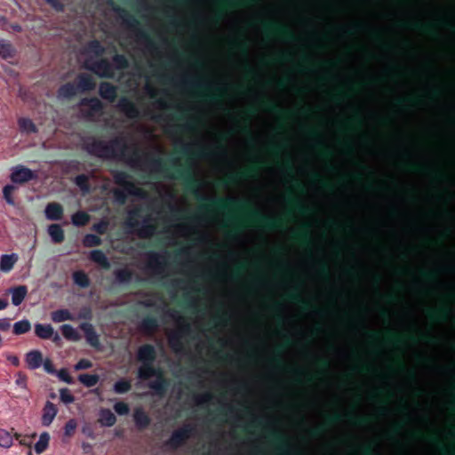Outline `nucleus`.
I'll list each match as a JSON object with an SVG mask.
<instances>
[{
  "label": "nucleus",
  "mask_w": 455,
  "mask_h": 455,
  "mask_svg": "<svg viewBox=\"0 0 455 455\" xmlns=\"http://www.w3.org/2000/svg\"><path fill=\"white\" fill-rule=\"evenodd\" d=\"M84 149L90 155L100 159L119 158L125 161L134 168H148L152 172L164 174L166 178L181 180L188 192L193 194L201 202L198 211L187 220L197 221L208 216L212 212H225L235 210L246 213V219L266 230H273V217L262 214L251 209L248 201L235 197H209L201 196L199 190L201 181L196 177L193 164L187 161L184 164H179L175 159L164 160L155 157L151 154L144 153L134 148L130 156L126 155L128 148L122 138H115L109 142L94 137H89L84 141Z\"/></svg>",
  "instance_id": "1"
},
{
  "label": "nucleus",
  "mask_w": 455,
  "mask_h": 455,
  "mask_svg": "<svg viewBox=\"0 0 455 455\" xmlns=\"http://www.w3.org/2000/svg\"><path fill=\"white\" fill-rule=\"evenodd\" d=\"M151 377H156V379L148 384L149 388L157 395H164L170 386L169 379L164 377L160 368L154 366V363H142L138 371V378L147 380Z\"/></svg>",
  "instance_id": "2"
},
{
  "label": "nucleus",
  "mask_w": 455,
  "mask_h": 455,
  "mask_svg": "<svg viewBox=\"0 0 455 455\" xmlns=\"http://www.w3.org/2000/svg\"><path fill=\"white\" fill-rule=\"evenodd\" d=\"M141 212L142 207L140 206L130 210L125 225L127 228L136 231L139 237L148 239L155 235L156 226L151 222V219L148 216L145 217L142 222L139 221V219L142 216Z\"/></svg>",
  "instance_id": "3"
},
{
  "label": "nucleus",
  "mask_w": 455,
  "mask_h": 455,
  "mask_svg": "<svg viewBox=\"0 0 455 455\" xmlns=\"http://www.w3.org/2000/svg\"><path fill=\"white\" fill-rule=\"evenodd\" d=\"M114 11L122 19L123 23L132 32L136 34L137 39L140 42H145L148 48L154 49L155 43L152 41L149 35L141 29L140 22L132 14L127 12L125 9L119 6L114 7Z\"/></svg>",
  "instance_id": "4"
},
{
  "label": "nucleus",
  "mask_w": 455,
  "mask_h": 455,
  "mask_svg": "<svg viewBox=\"0 0 455 455\" xmlns=\"http://www.w3.org/2000/svg\"><path fill=\"white\" fill-rule=\"evenodd\" d=\"M195 428L190 424H186L183 427L174 430L170 438L166 441L165 445L172 450L181 447L188 439L191 437Z\"/></svg>",
  "instance_id": "5"
},
{
  "label": "nucleus",
  "mask_w": 455,
  "mask_h": 455,
  "mask_svg": "<svg viewBox=\"0 0 455 455\" xmlns=\"http://www.w3.org/2000/svg\"><path fill=\"white\" fill-rule=\"evenodd\" d=\"M114 181L116 185L123 187L127 194L132 196H141L142 190L136 187V185L129 180L131 176L124 171L115 170L111 172Z\"/></svg>",
  "instance_id": "6"
},
{
  "label": "nucleus",
  "mask_w": 455,
  "mask_h": 455,
  "mask_svg": "<svg viewBox=\"0 0 455 455\" xmlns=\"http://www.w3.org/2000/svg\"><path fill=\"white\" fill-rule=\"evenodd\" d=\"M85 68L102 78H113L115 75L113 64L106 58H101L92 63L86 62Z\"/></svg>",
  "instance_id": "7"
},
{
  "label": "nucleus",
  "mask_w": 455,
  "mask_h": 455,
  "mask_svg": "<svg viewBox=\"0 0 455 455\" xmlns=\"http://www.w3.org/2000/svg\"><path fill=\"white\" fill-rule=\"evenodd\" d=\"M191 332V325L188 322H183L179 330L169 336L170 347L176 352L183 348L182 337Z\"/></svg>",
  "instance_id": "8"
},
{
  "label": "nucleus",
  "mask_w": 455,
  "mask_h": 455,
  "mask_svg": "<svg viewBox=\"0 0 455 455\" xmlns=\"http://www.w3.org/2000/svg\"><path fill=\"white\" fill-rule=\"evenodd\" d=\"M36 178V173L28 167L17 165L11 174V180L13 183L23 184Z\"/></svg>",
  "instance_id": "9"
},
{
  "label": "nucleus",
  "mask_w": 455,
  "mask_h": 455,
  "mask_svg": "<svg viewBox=\"0 0 455 455\" xmlns=\"http://www.w3.org/2000/svg\"><path fill=\"white\" fill-rule=\"evenodd\" d=\"M117 108L129 119H138L141 116L137 105L126 97H123L119 100Z\"/></svg>",
  "instance_id": "10"
},
{
  "label": "nucleus",
  "mask_w": 455,
  "mask_h": 455,
  "mask_svg": "<svg viewBox=\"0 0 455 455\" xmlns=\"http://www.w3.org/2000/svg\"><path fill=\"white\" fill-rule=\"evenodd\" d=\"M80 106L88 107V109L83 111L85 117H92L97 114H100L104 108L103 103L96 97L82 99Z\"/></svg>",
  "instance_id": "11"
},
{
  "label": "nucleus",
  "mask_w": 455,
  "mask_h": 455,
  "mask_svg": "<svg viewBox=\"0 0 455 455\" xmlns=\"http://www.w3.org/2000/svg\"><path fill=\"white\" fill-rule=\"evenodd\" d=\"M80 329L84 331L86 342L96 349L100 348V336L90 323H82Z\"/></svg>",
  "instance_id": "12"
},
{
  "label": "nucleus",
  "mask_w": 455,
  "mask_h": 455,
  "mask_svg": "<svg viewBox=\"0 0 455 455\" xmlns=\"http://www.w3.org/2000/svg\"><path fill=\"white\" fill-rule=\"evenodd\" d=\"M137 359L141 363H154L156 359V350L151 344H144L138 349Z\"/></svg>",
  "instance_id": "13"
},
{
  "label": "nucleus",
  "mask_w": 455,
  "mask_h": 455,
  "mask_svg": "<svg viewBox=\"0 0 455 455\" xmlns=\"http://www.w3.org/2000/svg\"><path fill=\"white\" fill-rule=\"evenodd\" d=\"M264 29L267 33L272 32L283 37L287 41L291 42L296 40L294 34L284 26L276 25L274 23H265Z\"/></svg>",
  "instance_id": "14"
},
{
  "label": "nucleus",
  "mask_w": 455,
  "mask_h": 455,
  "mask_svg": "<svg viewBox=\"0 0 455 455\" xmlns=\"http://www.w3.org/2000/svg\"><path fill=\"white\" fill-rule=\"evenodd\" d=\"M78 92H91L95 89L96 83L93 77L85 73L79 74L76 80Z\"/></svg>",
  "instance_id": "15"
},
{
  "label": "nucleus",
  "mask_w": 455,
  "mask_h": 455,
  "mask_svg": "<svg viewBox=\"0 0 455 455\" xmlns=\"http://www.w3.org/2000/svg\"><path fill=\"white\" fill-rule=\"evenodd\" d=\"M100 96L109 102H114L117 97V87L109 82H101L99 86Z\"/></svg>",
  "instance_id": "16"
},
{
  "label": "nucleus",
  "mask_w": 455,
  "mask_h": 455,
  "mask_svg": "<svg viewBox=\"0 0 455 455\" xmlns=\"http://www.w3.org/2000/svg\"><path fill=\"white\" fill-rule=\"evenodd\" d=\"M268 436L273 440L278 451L283 454L288 453L290 443L284 435L275 430H271Z\"/></svg>",
  "instance_id": "17"
},
{
  "label": "nucleus",
  "mask_w": 455,
  "mask_h": 455,
  "mask_svg": "<svg viewBox=\"0 0 455 455\" xmlns=\"http://www.w3.org/2000/svg\"><path fill=\"white\" fill-rule=\"evenodd\" d=\"M58 412V409L54 403L47 401L43 409L42 424L48 427L52 424Z\"/></svg>",
  "instance_id": "18"
},
{
  "label": "nucleus",
  "mask_w": 455,
  "mask_h": 455,
  "mask_svg": "<svg viewBox=\"0 0 455 455\" xmlns=\"http://www.w3.org/2000/svg\"><path fill=\"white\" fill-rule=\"evenodd\" d=\"M133 420L136 427L140 430L146 429L151 422L150 417L141 407L134 410Z\"/></svg>",
  "instance_id": "19"
},
{
  "label": "nucleus",
  "mask_w": 455,
  "mask_h": 455,
  "mask_svg": "<svg viewBox=\"0 0 455 455\" xmlns=\"http://www.w3.org/2000/svg\"><path fill=\"white\" fill-rule=\"evenodd\" d=\"M45 216L50 220H60L63 218L64 209L59 203H49L45 207Z\"/></svg>",
  "instance_id": "20"
},
{
  "label": "nucleus",
  "mask_w": 455,
  "mask_h": 455,
  "mask_svg": "<svg viewBox=\"0 0 455 455\" xmlns=\"http://www.w3.org/2000/svg\"><path fill=\"white\" fill-rule=\"evenodd\" d=\"M160 258V255L156 252H151L148 255V267L155 274H162L166 266L165 261H161Z\"/></svg>",
  "instance_id": "21"
},
{
  "label": "nucleus",
  "mask_w": 455,
  "mask_h": 455,
  "mask_svg": "<svg viewBox=\"0 0 455 455\" xmlns=\"http://www.w3.org/2000/svg\"><path fill=\"white\" fill-rule=\"evenodd\" d=\"M12 294V303L14 306H20L28 294V288L25 285H19L9 290Z\"/></svg>",
  "instance_id": "22"
},
{
  "label": "nucleus",
  "mask_w": 455,
  "mask_h": 455,
  "mask_svg": "<svg viewBox=\"0 0 455 455\" xmlns=\"http://www.w3.org/2000/svg\"><path fill=\"white\" fill-rule=\"evenodd\" d=\"M115 280L117 283L127 284L130 283L133 277V271L128 267L116 269L114 271Z\"/></svg>",
  "instance_id": "23"
},
{
  "label": "nucleus",
  "mask_w": 455,
  "mask_h": 455,
  "mask_svg": "<svg viewBox=\"0 0 455 455\" xmlns=\"http://www.w3.org/2000/svg\"><path fill=\"white\" fill-rule=\"evenodd\" d=\"M18 259V255L15 253L2 255L0 259V270L4 273L10 272L13 268Z\"/></svg>",
  "instance_id": "24"
},
{
  "label": "nucleus",
  "mask_w": 455,
  "mask_h": 455,
  "mask_svg": "<svg viewBox=\"0 0 455 455\" xmlns=\"http://www.w3.org/2000/svg\"><path fill=\"white\" fill-rule=\"evenodd\" d=\"M26 363L31 370L37 369L43 363L42 353L38 350H32L26 355Z\"/></svg>",
  "instance_id": "25"
},
{
  "label": "nucleus",
  "mask_w": 455,
  "mask_h": 455,
  "mask_svg": "<svg viewBox=\"0 0 455 455\" xmlns=\"http://www.w3.org/2000/svg\"><path fill=\"white\" fill-rule=\"evenodd\" d=\"M158 326L157 319L154 316L148 315L141 321L140 328L143 332L152 334L158 329Z\"/></svg>",
  "instance_id": "26"
},
{
  "label": "nucleus",
  "mask_w": 455,
  "mask_h": 455,
  "mask_svg": "<svg viewBox=\"0 0 455 455\" xmlns=\"http://www.w3.org/2000/svg\"><path fill=\"white\" fill-rule=\"evenodd\" d=\"M89 258L92 261L97 263L104 269H108L110 267V263L106 254L101 250L97 249L92 251Z\"/></svg>",
  "instance_id": "27"
},
{
  "label": "nucleus",
  "mask_w": 455,
  "mask_h": 455,
  "mask_svg": "<svg viewBox=\"0 0 455 455\" xmlns=\"http://www.w3.org/2000/svg\"><path fill=\"white\" fill-rule=\"evenodd\" d=\"M48 234L54 243H61L65 239L64 230L59 224H51L48 227Z\"/></svg>",
  "instance_id": "28"
},
{
  "label": "nucleus",
  "mask_w": 455,
  "mask_h": 455,
  "mask_svg": "<svg viewBox=\"0 0 455 455\" xmlns=\"http://www.w3.org/2000/svg\"><path fill=\"white\" fill-rule=\"evenodd\" d=\"M74 283L78 287L85 289L91 284L88 275L84 270H76L72 274Z\"/></svg>",
  "instance_id": "29"
},
{
  "label": "nucleus",
  "mask_w": 455,
  "mask_h": 455,
  "mask_svg": "<svg viewBox=\"0 0 455 455\" xmlns=\"http://www.w3.org/2000/svg\"><path fill=\"white\" fill-rule=\"evenodd\" d=\"M59 95L62 98L71 99L78 93L76 83L68 82L59 88Z\"/></svg>",
  "instance_id": "30"
},
{
  "label": "nucleus",
  "mask_w": 455,
  "mask_h": 455,
  "mask_svg": "<svg viewBox=\"0 0 455 455\" xmlns=\"http://www.w3.org/2000/svg\"><path fill=\"white\" fill-rule=\"evenodd\" d=\"M51 318L54 323H61L65 321H74L75 317L68 309H58L51 314Z\"/></svg>",
  "instance_id": "31"
},
{
  "label": "nucleus",
  "mask_w": 455,
  "mask_h": 455,
  "mask_svg": "<svg viewBox=\"0 0 455 455\" xmlns=\"http://www.w3.org/2000/svg\"><path fill=\"white\" fill-rule=\"evenodd\" d=\"M35 333L40 339H49L53 335V327L51 324L36 323Z\"/></svg>",
  "instance_id": "32"
},
{
  "label": "nucleus",
  "mask_w": 455,
  "mask_h": 455,
  "mask_svg": "<svg viewBox=\"0 0 455 455\" xmlns=\"http://www.w3.org/2000/svg\"><path fill=\"white\" fill-rule=\"evenodd\" d=\"M180 154L188 158H204L208 156V151L205 148H200L196 151H192L190 146L184 145L180 150Z\"/></svg>",
  "instance_id": "33"
},
{
  "label": "nucleus",
  "mask_w": 455,
  "mask_h": 455,
  "mask_svg": "<svg viewBox=\"0 0 455 455\" xmlns=\"http://www.w3.org/2000/svg\"><path fill=\"white\" fill-rule=\"evenodd\" d=\"M100 423L104 427H112L116 422L115 414L109 409H102L100 412Z\"/></svg>",
  "instance_id": "34"
},
{
  "label": "nucleus",
  "mask_w": 455,
  "mask_h": 455,
  "mask_svg": "<svg viewBox=\"0 0 455 455\" xmlns=\"http://www.w3.org/2000/svg\"><path fill=\"white\" fill-rule=\"evenodd\" d=\"M182 84L186 87H190L197 91H211L212 88L206 83L197 79L184 78Z\"/></svg>",
  "instance_id": "35"
},
{
  "label": "nucleus",
  "mask_w": 455,
  "mask_h": 455,
  "mask_svg": "<svg viewBox=\"0 0 455 455\" xmlns=\"http://www.w3.org/2000/svg\"><path fill=\"white\" fill-rule=\"evenodd\" d=\"M13 437L15 439L19 440L20 437V435L18 433H15L14 435L11 434V432L0 428V446L4 448H10L12 445Z\"/></svg>",
  "instance_id": "36"
},
{
  "label": "nucleus",
  "mask_w": 455,
  "mask_h": 455,
  "mask_svg": "<svg viewBox=\"0 0 455 455\" xmlns=\"http://www.w3.org/2000/svg\"><path fill=\"white\" fill-rule=\"evenodd\" d=\"M60 331L64 338L70 341H78L81 339L78 331L70 324H63Z\"/></svg>",
  "instance_id": "37"
},
{
  "label": "nucleus",
  "mask_w": 455,
  "mask_h": 455,
  "mask_svg": "<svg viewBox=\"0 0 455 455\" xmlns=\"http://www.w3.org/2000/svg\"><path fill=\"white\" fill-rule=\"evenodd\" d=\"M50 439H51V437H50L49 433L43 432L39 436V440L35 444L34 449H35L36 453L41 454L44 451H45L49 446Z\"/></svg>",
  "instance_id": "38"
},
{
  "label": "nucleus",
  "mask_w": 455,
  "mask_h": 455,
  "mask_svg": "<svg viewBox=\"0 0 455 455\" xmlns=\"http://www.w3.org/2000/svg\"><path fill=\"white\" fill-rule=\"evenodd\" d=\"M71 220L75 226L84 227L89 222L90 215L84 211H78L72 215Z\"/></svg>",
  "instance_id": "39"
},
{
  "label": "nucleus",
  "mask_w": 455,
  "mask_h": 455,
  "mask_svg": "<svg viewBox=\"0 0 455 455\" xmlns=\"http://www.w3.org/2000/svg\"><path fill=\"white\" fill-rule=\"evenodd\" d=\"M78 380L86 387H92L98 384L100 377L97 374L83 373L78 376Z\"/></svg>",
  "instance_id": "40"
},
{
  "label": "nucleus",
  "mask_w": 455,
  "mask_h": 455,
  "mask_svg": "<svg viewBox=\"0 0 455 455\" xmlns=\"http://www.w3.org/2000/svg\"><path fill=\"white\" fill-rule=\"evenodd\" d=\"M18 124L20 129L22 132H26L28 133H36L37 128L33 121L29 118L21 117L18 120Z\"/></svg>",
  "instance_id": "41"
},
{
  "label": "nucleus",
  "mask_w": 455,
  "mask_h": 455,
  "mask_svg": "<svg viewBox=\"0 0 455 455\" xmlns=\"http://www.w3.org/2000/svg\"><path fill=\"white\" fill-rule=\"evenodd\" d=\"M450 310L446 307H442L438 310H430L427 312V317L431 321H443L446 320L449 316Z\"/></svg>",
  "instance_id": "42"
},
{
  "label": "nucleus",
  "mask_w": 455,
  "mask_h": 455,
  "mask_svg": "<svg viewBox=\"0 0 455 455\" xmlns=\"http://www.w3.org/2000/svg\"><path fill=\"white\" fill-rule=\"evenodd\" d=\"M112 61L114 68L118 70L126 69L129 67V60L124 54H115L112 58Z\"/></svg>",
  "instance_id": "43"
},
{
  "label": "nucleus",
  "mask_w": 455,
  "mask_h": 455,
  "mask_svg": "<svg viewBox=\"0 0 455 455\" xmlns=\"http://www.w3.org/2000/svg\"><path fill=\"white\" fill-rule=\"evenodd\" d=\"M30 329V322L27 319H24L14 323L12 331L15 335H21L28 332Z\"/></svg>",
  "instance_id": "44"
},
{
  "label": "nucleus",
  "mask_w": 455,
  "mask_h": 455,
  "mask_svg": "<svg viewBox=\"0 0 455 455\" xmlns=\"http://www.w3.org/2000/svg\"><path fill=\"white\" fill-rule=\"evenodd\" d=\"M132 389L131 381L125 379L117 380L113 387V390L116 394H125Z\"/></svg>",
  "instance_id": "45"
},
{
  "label": "nucleus",
  "mask_w": 455,
  "mask_h": 455,
  "mask_svg": "<svg viewBox=\"0 0 455 455\" xmlns=\"http://www.w3.org/2000/svg\"><path fill=\"white\" fill-rule=\"evenodd\" d=\"M14 48L12 44L4 39L0 40V55L4 58H11L14 55Z\"/></svg>",
  "instance_id": "46"
},
{
  "label": "nucleus",
  "mask_w": 455,
  "mask_h": 455,
  "mask_svg": "<svg viewBox=\"0 0 455 455\" xmlns=\"http://www.w3.org/2000/svg\"><path fill=\"white\" fill-rule=\"evenodd\" d=\"M75 184L84 192L89 193L91 187L89 184V178L85 174H79L75 178Z\"/></svg>",
  "instance_id": "47"
},
{
  "label": "nucleus",
  "mask_w": 455,
  "mask_h": 455,
  "mask_svg": "<svg viewBox=\"0 0 455 455\" xmlns=\"http://www.w3.org/2000/svg\"><path fill=\"white\" fill-rule=\"evenodd\" d=\"M102 243V240L100 236L94 234H87L83 239V244L85 247H95L100 246Z\"/></svg>",
  "instance_id": "48"
},
{
  "label": "nucleus",
  "mask_w": 455,
  "mask_h": 455,
  "mask_svg": "<svg viewBox=\"0 0 455 455\" xmlns=\"http://www.w3.org/2000/svg\"><path fill=\"white\" fill-rule=\"evenodd\" d=\"M224 92H225V89L223 87H215L214 92L203 93L202 96L207 101L217 102L220 100Z\"/></svg>",
  "instance_id": "49"
},
{
  "label": "nucleus",
  "mask_w": 455,
  "mask_h": 455,
  "mask_svg": "<svg viewBox=\"0 0 455 455\" xmlns=\"http://www.w3.org/2000/svg\"><path fill=\"white\" fill-rule=\"evenodd\" d=\"M87 50L90 52L94 53L96 56H102L105 52V48L102 46L100 41L94 39L88 43Z\"/></svg>",
  "instance_id": "50"
},
{
  "label": "nucleus",
  "mask_w": 455,
  "mask_h": 455,
  "mask_svg": "<svg viewBox=\"0 0 455 455\" xmlns=\"http://www.w3.org/2000/svg\"><path fill=\"white\" fill-rule=\"evenodd\" d=\"M288 203L292 205L294 210L298 212L300 214H307L309 212V209L307 206H306L303 203L300 201L294 199V198H288Z\"/></svg>",
  "instance_id": "51"
},
{
  "label": "nucleus",
  "mask_w": 455,
  "mask_h": 455,
  "mask_svg": "<svg viewBox=\"0 0 455 455\" xmlns=\"http://www.w3.org/2000/svg\"><path fill=\"white\" fill-rule=\"evenodd\" d=\"M401 26L403 27V28H413V29H417V30H420V31H424V32H429L430 31V28H432L431 25H426V24H422L420 22H413L411 24H408V23H401Z\"/></svg>",
  "instance_id": "52"
},
{
  "label": "nucleus",
  "mask_w": 455,
  "mask_h": 455,
  "mask_svg": "<svg viewBox=\"0 0 455 455\" xmlns=\"http://www.w3.org/2000/svg\"><path fill=\"white\" fill-rule=\"evenodd\" d=\"M108 228V221L106 220H101L99 222L94 223L92 227V229L99 235H104L107 233Z\"/></svg>",
  "instance_id": "53"
},
{
  "label": "nucleus",
  "mask_w": 455,
  "mask_h": 455,
  "mask_svg": "<svg viewBox=\"0 0 455 455\" xmlns=\"http://www.w3.org/2000/svg\"><path fill=\"white\" fill-rule=\"evenodd\" d=\"M77 422L75 419H69L64 427V435L66 436H72L76 429Z\"/></svg>",
  "instance_id": "54"
},
{
  "label": "nucleus",
  "mask_w": 455,
  "mask_h": 455,
  "mask_svg": "<svg viewBox=\"0 0 455 455\" xmlns=\"http://www.w3.org/2000/svg\"><path fill=\"white\" fill-rule=\"evenodd\" d=\"M115 411L121 416L127 415L130 411L129 405L124 402H117L114 404Z\"/></svg>",
  "instance_id": "55"
},
{
  "label": "nucleus",
  "mask_w": 455,
  "mask_h": 455,
  "mask_svg": "<svg viewBox=\"0 0 455 455\" xmlns=\"http://www.w3.org/2000/svg\"><path fill=\"white\" fill-rule=\"evenodd\" d=\"M13 190L14 187L12 185H6L3 189L4 198L5 199L6 203L11 205L14 204V200L12 196Z\"/></svg>",
  "instance_id": "56"
},
{
  "label": "nucleus",
  "mask_w": 455,
  "mask_h": 455,
  "mask_svg": "<svg viewBox=\"0 0 455 455\" xmlns=\"http://www.w3.org/2000/svg\"><path fill=\"white\" fill-rule=\"evenodd\" d=\"M60 400L64 403H67V404L68 403H72L75 401L74 395L71 394V392L68 388L60 389Z\"/></svg>",
  "instance_id": "57"
},
{
  "label": "nucleus",
  "mask_w": 455,
  "mask_h": 455,
  "mask_svg": "<svg viewBox=\"0 0 455 455\" xmlns=\"http://www.w3.org/2000/svg\"><path fill=\"white\" fill-rule=\"evenodd\" d=\"M115 201L119 204H124L127 199V194L121 189H115L114 192Z\"/></svg>",
  "instance_id": "58"
},
{
  "label": "nucleus",
  "mask_w": 455,
  "mask_h": 455,
  "mask_svg": "<svg viewBox=\"0 0 455 455\" xmlns=\"http://www.w3.org/2000/svg\"><path fill=\"white\" fill-rule=\"evenodd\" d=\"M79 319H84L87 321L92 320V311L90 307H84L80 309L78 313Z\"/></svg>",
  "instance_id": "59"
},
{
  "label": "nucleus",
  "mask_w": 455,
  "mask_h": 455,
  "mask_svg": "<svg viewBox=\"0 0 455 455\" xmlns=\"http://www.w3.org/2000/svg\"><path fill=\"white\" fill-rule=\"evenodd\" d=\"M58 377L60 380L64 381L67 384H72L74 382L73 378L70 376L69 372L66 369H61L58 372Z\"/></svg>",
  "instance_id": "60"
},
{
  "label": "nucleus",
  "mask_w": 455,
  "mask_h": 455,
  "mask_svg": "<svg viewBox=\"0 0 455 455\" xmlns=\"http://www.w3.org/2000/svg\"><path fill=\"white\" fill-rule=\"evenodd\" d=\"M92 366V363L90 360L83 358V359H80L76 363V364L75 365V370L76 371L86 370V369H90Z\"/></svg>",
  "instance_id": "61"
},
{
  "label": "nucleus",
  "mask_w": 455,
  "mask_h": 455,
  "mask_svg": "<svg viewBox=\"0 0 455 455\" xmlns=\"http://www.w3.org/2000/svg\"><path fill=\"white\" fill-rule=\"evenodd\" d=\"M212 399V395L209 392L204 393L202 395H196L195 396V400L197 404H204L209 403Z\"/></svg>",
  "instance_id": "62"
},
{
  "label": "nucleus",
  "mask_w": 455,
  "mask_h": 455,
  "mask_svg": "<svg viewBox=\"0 0 455 455\" xmlns=\"http://www.w3.org/2000/svg\"><path fill=\"white\" fill-rule=\"evenodd\" d=\"M215 325H225L228 323V313L222 312L220 315H217L213 318Z\"/></svg>",
  "instance_id": "63"
},
{
  "label": "nucleus",
  "mask_w": 455,
  "mask_h": 455,
  "mask_svg": "<svg viewBox=\"0 0 455 455\" xmlns=\"http://www.w3.org/2000/svg\"><path fill=\"white\" fill-rule=\"evenodd\" d=\"M45 2L57 12H63L65 9V5L60 0H46Z\"/></svg>",
  "instance_id": "64"
}]
</instances>
